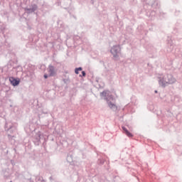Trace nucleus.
I'll list each match as a JSON object with an SVG mask.
<instances>
[{"mask_svg":"<svg viewBox=\"0 0 182 182\" xmlns=\"http://www.w3.org/2000/svg\"><path fill=\"white\" fill-rule=\"evenodd\" d=\"M110 100H113V97L112 95H109L108 97H107V102L108 106H109V107H110V109H112L113 110H117V107L116 106V105L110 102Z\"/></svg>","mask_w":182,"mask_h":182,"instance_id":"nucleus-1","label":"nucleus"},{"mask_svg":"<svg viewBox=\"0 0 182 182\" xmlns=\"http://www.w3.org/2000/svg\"><path fill=\"white\" fill-rule=\"evenodd\" d=\"M119 52H120V47L119 46H114L112 49H111V53L113 54V56L116 57L117 56V54L119 53Z\"/></svg>","mask_w":182,"mask_h":182,"instance_id":"nucleus-2","label":"nucleus"},{"mask_svg":"<svg viewBox=\"0 0 182 182\" xmlns=\"http://www.w3.org/2000/svg\"><path fill=\"white\" fill-rule=\"evenodd\" d=\"M9 82L10 83L13 85V86H18V85H19V80H17L16 79H15L14 77H11L9 78Z\"/></svg>","mask_w":182,"mask_h":182,"instance_id":"nucleus-3","label":"nucleus"},{"mask_svg":"<svg viewBox=\"0 0 182 182\" xmlns=\"http://www.w3.org/2000/svg\"><path fill=\"white\" fill-rule=\"evenodd\" d=\"M122 129L124 130L125 134L128 137H133V134L132 133H130V132H129L125 127H122Z\"/></svg>","mask_w":182,"mask_h":182,"instance_id":"nucleus-4","label":"nucleus"},{"mask_svg":"<svg viewBox=\"0 0 182 182\" xmlns=\"http://www.w3.org/2000/svg\"><path fill=\"white\" fill-rule=\"evenodd\" d=\"M49 73L50 76H53V75H55V68H53V66L49 67Z\"/></svg>","mask_w":182,"mask_h":182,"instance_id":"nucleus-5","label":"nucleus"},{"mask_svg":"<svg viewBox=\"0 0 182 182\" xmlns=\"http://www.w3.org/2000/svg\"><path fill=\"white\" fill-rule=\"evenodd\" d=\"M81 70H82V68H76L75 69V73H76V75H79V72H81Z\"/></svg>","mask_w":182,"mask_h":182,"instance_id":"nucleus-6","label":"nucleus"},{"mask_svg":"<svg viewBox=\"0 0 182 182\" xmlns=\"http://www.w3.org/2000/svg\"><path fill=\"white\" fill-rule=\"evenodd\" d=\"M103 96H107V95H109V91H104L102 92Z\"/></svg>","mask_w":182,"mask_h":182,"instance_id":"nucleus-7","label":"nucleus"},{"mask_svg":"<svg viewBox=\"0 0 182 182\" xmlns=\"http://www.w3.org/2000/svg\"><path fill=\"white\" fill-rule=\"evenodd\" d=\"M82 76H86V73H85V71H82Z\"/></svg>","mask_w":182,"mask_h":182,"instance_id":"nucleus-8","label":"nucleus"},{"mask_svg":"<svg viewBox=\"0 0 182 182\" xmlns=\"http://www.w3.org/2000/svg\"><path fill=\"white\" fill-rule=\"evenodd\" d=\"M45 79H48V75H44Z\"/></svg>","mask_w":182,"mask_h":182,"instance_id":"nucleus-9","label":"nucleus"},{"mask_svg":"<svg viewBox=\"0 0 182 182\" xmlns=\"http://www.w3.org/2000/svg\"><path fill=\"white\" fill-rule=\"evenodd\" d=\"M155 93H157V91H155Z\"/></svg>","mask_w":182,"mask_h":182,"instance_id":"nucleus-10","label":"nucleus"}]
</instances>
